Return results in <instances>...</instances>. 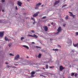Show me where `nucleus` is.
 Segmentation results:
<instances>
[{
	"mask_svg": "<svg viewBox=\"0 0 78 78\" xmlns=\"http://www.w3.org/2000/svg\"><path fill=\"white\" fill-rule=\"evenodd\" d=\"M60 1H55V2L54 3V7H58L59 5V3Z\"/></svg>",
	"mask_w": 78,
	"mask_h": 78,
	"instance_id": "obj_1",
	"label": "nucleus"
},
{
	"mask_svg": "<svg viewBox=\"0 0 78 78\" xmlns=\"http://www.w3.org/2000/svg\"><path fill=\"white\" fill-rule=\"evenodd\" d=\"M57 31L58 32L55 33V34H58L59 33V32H61L62 31V28H61V27H59L57 29Z\"/></svg>",
	"mask_w": 78,
	"mask_h": 78,
	"instance_id": "obj_2",
	"label": "nucleus"
},
{
	"mask_svg": "<svg viewBox=\"0 0 78 78\" xmlns=\"http://www.w3.org/2000/svg\"><path fill=\"white\" fill-rule=\"evenodd\" d=\"M72 41L71 39H68L67 40V44L68 46H70L72 45Z\"/></svg>",
	"mask_w": 78,
	"mask_h": 78,
	"instance_id": "obj_3",
	"label": "nucleus"
},
{
	"mask_svg": "<svg viewBox=\"0 0 78 78\" xmlns=\"http://www.w3.org/2000/svg\"><path fill=\"white\" fill-rule=\"evenodd\" d=\"M20 57V55H19L17 54L14 58V60H18Z\"/></svg>",
	"mask_w": 78,
	"mask_h": 78,
	"instance_id": "obj_4",
	"label": "nucleus"
},
{
	"mask_svg": "<svg viewBox=\"0 0 78 78\" xmlns=\"http://www.w3.org/2000/svg\"><path fill=\"white\" fill-rule=\"evenodd\" d=\"M4 36V32H0V37L2 38Z\"/></svg>",
	"mask_w": 78,
	"mask_h": 78,
	"instance_id": "obj_5",
	"label": "nucleus"
},
{
	"mask_svg": "<svg viewBox=\"0 0 78 78\" xmlns=\"http://www.w3.org/2000/svg\"><path fill=\"white\" fill-rule=\"evenodd\" d=\"M38 14H39V12H38L35 14H34L33 15L34 17H37V16H38Z\"/></svg>",
	"mask_w": 78,
	"mask_h": 78,
	"instance_id": "obj_6",
	"label": "nucleus"
},
{
	"mask_svg": "<svg viewBox=\"0 0 78 78\" xmlns=\"http://www.w3.org/2000/svg\"><path fill=\"white\" fill-rule=\"evenodd\" d=\"M65 69V68L62 67V66H60L59 70L60 72H61L62 71V70H63V69Z\"/></svg>",
	"mask_w": 78,
	"mask_h": 78,
	"instance_id": "obj_7",
	"label": "nucleus"
},
{
	"mask_svg": "<svg viewBox=\"0 0 78 78\" xmlns=\"http://www.w3.org/2000/svg\"><path fill=\"white\" fill-rule=\"evenodd\" d=\"M44 28V30L45 31H47L48 30V28L47 26H44L43 27Z\"/></svg>",
	"mask_w": 78,
	"mask_h": 78,
	"instance_id": "obj_8",
	"label": "nucleus"
},
{
	"mask_svg": "<svg viewBox=\"0 0 78 78\" xmlns=\"http://www.w3.org/2000/svg\"><path fill=\"white\" fill-rule=\"evenodd\" d=\"M22 3L20 2V1H18L17 5H19L20 6H22Z\"/></svg>",
	"mask_w": 78,
	"mask_h": 78,
	"instance_id": "obj_9",
	"label": "nucleus"
},
{
	"mask_svg": "<svg viewBox=\"0 0 78 78\" xmlns=\"http://www.w3.org/2000/svg\"><path fill=\"white\" fill-rule=\"evenodd\" d=\"M41 2H39L38 4H37L36 5V6H37L38 7H39V6L41 5Z\"/></svg>",
	"mask_w": 78,
	"mask_h": 78,
	"instance_id": "obj_10",
	"label": "nucleus"
},
{
	"mask_svg": "<svg viewBox=\"0 0 78 78\" xmlns=\"http://www.w3.org/2000/svg\"><path fill=\"white\" fill-rule=\"evenodd\" d=\"M73 45L75 47H78V43L76 44H74V43H73Z\"/></svg>",
	"mask_w": 78,
	"mask_h": 78,
	"instance_id": "obj_11",
	"label": "nucleus"
},
{
	"mask_svg": "<svg viewBox=\"0 0 78 78\" xmlns=\"http://www.w3.org/2000/svg\"><path fill=\"white\" fill-rule=\"evenodd\" d=\"M23 47H24V48H27V49H29V47H28L27 46L25 45H23Z\"/></svg>",
	"mask_w": 78,
	"mask_h": 78,
	"instance_id": "obj_12",
	"label": "nucleus"
},
{
	"mask_svg": "<svg viewBox=\"0 0 78 78\" xmlns=\"http://www.w3.org/2000/svg\"><path fill=\"white\" fill-rule=\"evenodd\" d=\"M32 37H35V38H37V37H38V36H36V35H35V34H34V35L33 36L32 35Z\"/></svg>",
	"mask_w": 78,
	"mask_h": 78,
	"instance_id": "obj_13",
	"label": "nucleus"
},
{
	"mask_svg": "<svg viewBox=\"0 0 78 78\" xmlns=\"http://www.w3.org/2000/svg\"><path fill=\"white\" fill-rule=\"evenodd\" d=\"M41 56H42V54L39 53L38 54V58H41Z\"/></svg>",
	"mask_w": 78,
	"mask_h": 78,
	"instance_id": "obj_14",
	"label": "nucleus"
},
{
	"mask_svg": "<svg viewBox=\"0 0 78 78\" xmlns=\"http://www.w3.org/2000/svg\"><path fill=\"white\" fill-rule=\"evenodd\" d=\"M65 19L66 20H68V19H69V16H66Z\"/></svg>",
	"mask_w": 78,
	"mask_h": 78,
	"instance_id": "obj_15",
	"label": "nucleus"
},
{
	"mask_svg": "<svg viewBox=\"0 0 78 78\" xmlns=\"http://www.w3.org/2000/svg\"><path fill=\"white\" fill-rule=\"evenodd\" d=\"M70 16H72L73 18H74V17H75V15H73V13H72V14H71V15H70Z\"/></svg>",
	"mask_w": 78,
	"mask_h": 78,
	"instance_id": "obj_16",
	"label": "nucleus"
},
{
	"mask_svg": "<svg viewBox=\"0 0 78 78\" xmlns=\"http://www.w3.org/2000/svg\"><path fill=\"white\" fill-rule=\"evenodd\" d=\"M35 74V72L32 71L31 72V75H34V74Z\"/></svg>",
	"mask_w": 78,
	"mask_h": 78,
	"instance_id": "obj_17",
	"label": "nucleus"
},
{
	"mask_svg": "<svg viewBox=\"0 0 78 78\" xmlns=\"http://www.w3.org/2000/svg\"><path fill=\"white\" fill-rule=\"evenodd\" d=\"M46 69H48V65H46Z\"/></svg>",
	"mask_w": 78,
	"mask_h": 78,
	"instance_id": "obj_18",
	"label": "nucleus"
},
{
	"mask_svg": "<svg viewBox=\"0 0 78 78\" xmlns=\"http://www.w3.org/2000/svg\"><path fill=\"white\" fill-rule=\"evenodd\" d=\"M58 50H59L58 49H53V50H54V51H58Z\"/></svg>",
	"mask_w": 78,
	"mask_h": 78,
	"instance_id": "obj_19",
	"label": "nucleus"
},
{
	"mask_svg": "<svg viewBox=\"0 0 78 78\" xmlns=\"http://www.w3.org/2000/svg\"><path fill=\"white\" fill-rule=\"evenodd\" d=\"M5 41H8V38L7 37H6V36L5 37Z\"/></svg>",
	"mask_w": 78,
	"mask_h": 78,
	"instance_id": "obj_20",
	"label": "nucleus"
},
{
	"mask_svg": "<svg viewBox=\"0 0 78 78\" xmlns=\"http://www.w3.org/2000/svg\"><path fill=\"white\" fill-rule=\"evenodd\" d=\"M9 55L10 56H14V54H12L11 53L9 54Z\"/></svg>",
	"mask_w": 78,
	"mask_h": 78,
	"instance_id": "obj_21",
	"label": "nucleus"
},
{
	"mask_svg": "<svg viewBox=\"0 0 78 78\" xmlns=\"http://www.w3.org/2000/svg\"><path fill=\"white\" fill-rule=\"evenodd\" d=\"M27 36H28V37H33V35H30V34H28L27 35Z\"/></svg>",
	"mask_w": 78,
	"mask_h": 78,
	"instance_id": "obj_22",
	"label": "nucleus"
},
{
	"mask_svg": "<svg viewBox=\"0 0 78 78\" xmlns=\"http://www.w3.org/2000/svg\"><path fill=\"white\" fill-rule=\"evenodd\" d=\"M74 74H75V73H72L71 75V76H74Z\"/></svg>",
	"mask_w": 78,
	"mask_h": 78,
	"instance_id": "obj_23",
	"label": "nucleus"
},
{
	"mask_svg": "<svg viewBox=\"0 0 78 78\" xmlns=\"http://www.w3.org/2000/svg\"><path fill=\"white\" fill-rule=\"evenodd\" d=\"M39 8V7H38L37 6H36V7H35V9H37Z\"/></svg>",
	"mask_w": 78,
	"mask_h": 78,
	"instance_id": "obj_24",
	"label": "nucleus"
},
{
	"mask_svg": "<svg viewBox=\"0 0 78 78\" xmlns=\"http://www.w3.org/2000/svg\"><path fill=\"white\" fill-rule=\"evenodd\" d=\"M65 6H67V5H66V4L63 5L62 7V8H63V7H65Z\"/></svg>",
	"mask_w": 78,
	"mask_h": 78,
	"instance_id": "obj_25",
	"label": "nucleus"
},
{
	"mask_svg": "<svg viewBox=\"0 0 78 78\" xmlns=\"http://www.w3.org/2000/svg\"><path fill=\"white\" fill-rule=\"evenodd\" d=\"M49 67L50 68V69H53V68H54V66H49Z\"/></svg>",
	"mask_w": 78,
	"mask_h": 78,
	"instance_id": "obj_26",
	"label": "nucleus"
},
{
	"mask_svg": "<svg viewBox=\"0 0 78 78\" xmlns=\"http://www.w3.org/2000/svg\"><path fill=\"white\" fill-rule=\"evenodd\" d=\"M77 75H78V73H76L75 74V75H74V76H75V77H77Z\"/></svg>",
	"mask_w": 78,
	"mask_h": 78,
	"instance_id": "obj_27",
	"label": "nucleus"
},
{
	"mask_svg": "<svg viewBox=\"0 0 78 78\" xmlns=\"http://www.w3.org/2000/svg\"><path fill=\"white\" fill-rule=\"evenodd\" d=\"M2 20H0V23H3V21H2Z\"/></svg>",
	"mask_w": 78,
	"mask_h": 78,
	"instance_id": "obj_28",
	"label": "nucleus"
},
{
	"mask_svg": "<svg viewBox=\"0 0 78 78\" xmlns=\"http://www.w3.org/2000/svg\"><path fill=\"white\" fill-rule=\"evenodd\" d=\"M57 45V46H58V47H59V48H61V46L60 45H59V44H58V45Z\"/></svg>",
	"mask_w": 78,
	"mask_h": 78,
	"instance_id": "obj_29",
	"label": "nucleus"
},
{
	"mask_svg": "<svg viewBox=\"0 0 78 78\" xmlns=\"http://www.w3.org/2000/svg\"><path fill=\"white\" fill-rule=\"evenodd\" d=\"M24 39V37H21V41H22V39Z\"/></svg>",
	"mask_w": 78,
	"mask_h": 78,
	"instance_id": "obj_30",
	"label": "nucleus"
},
{
	"mask_svg": "<svg viewBox=\"0 0 78 78\" xmlns=\"http://www.w3.org/2000/svg\"><path fill=\"white\" fill-rule=\"evenodd\" d=\"M35 47H36V48H40V47L37 46H36Z\"/></svg>",
	"mask_w": 78,
	"mask_h": 78,
	"instance_id": "obj_31",
	"label": "nucleus"
},
{
	"mask_svg": "<svg viewBox=\"0 0 78 78\" xmlns=\"http://www.w3.org/2000/svg\"><path fill=\"white\" fill-rule=\"evenodd\" d=\"M5 0H2V3H4V2H5Z\"/></svg>",
	"mask_w": 78,
	"mask_h": 78,
	"instance_id": "obj_32",
	"label": "nucleus"
},
{
	"mask_svg": "<svg viewBox=\"0 0 78 78\" xmlns=\"http://www.w3.org/2000/svg\"><path fill=\"white\" fill-rule=\"evenodd\" d=\"M31 20H34V21L35 20V19H34L33 18V17H31Z\"/></svg>",
	"mask_w": 78,
	"mask_h": 78,
	"instance_id": "obj_33",
	"label": "nucleus"
},
{
	"mask_svg": "<svg viewBox=\"0 0 78 78\" xmlns=\"http://www.w3.org/2000/svg\"><path fill=\"white\" fill-rule=\"evenodd\" d=\"M75 34H76V36L78 35V32H76L75 33Z\"/></svg>",
	"mask_w": 78,
	"mask_h": 78,
	"instance_id": "obj_34",
	"label": "nucleus"
},
{
	"mask_svg": "<svg viewBox=\"0 0 78 78\" xmlns=\"http://www.w3.org/2000/svg\"><path fill=\"white\" fill-rule=\"evenodd\" d=\"M16 10H18V9L17 8V6H16Z\"/></svg>",
	"mask_w": 78,
	"mask_h": 78,
	"instance_id": "obj_35",
	"label": "nucleus"
},
{
	"mask_svg": "<svg viewBox=\"0 0 78 78\" xmlns=\"http://www.w3.org/2000/svg\"><path fill=\"white\" fill-rule=\"evenodd\" d=\"M46 18V16H44L42 18V19H45Z\"/></svg>",
	"mask_w": 78,
	"mask_h": 78,
	"instance_id": "obj_36",
	"label": "nucleus"
},
{
	"mask_svg": "<svg viewBox=\"0 0 78 78\" xmlns=\"http://www.w3.org/2000/svg\"><path fill=\"white\" fill-rule=\"evenodd\" d=\"M34 22H33V24L34 25V24H35V23H36V22L35 21V20L34 21Z\"/></svg>",
	"mask_w": 78,
	"mask_h": 78,
	"instance_id": "obj_37",
	"label": "nucleus"
},
{
	"mask_svg": "<svg viewBox=\"0 0 78 78\" xmlns=\"http://www.w3.org/2000/svg\"><path fill=\"white\" fill-rule=\"evenodd\" d=\"M32 75H31V76H32V77H34V75H33V74H31Z\"/></svg>",
	"mask_w": 78,
	"mask_h": 78,
	"instance_id": "obj_38",
	"label": "nucleus"
},
{
	"mask_svg": "<svg viewBox=\"0 0 78 78\" xmlns=\"http://www.w3.org/2000/svg\"><path fill=\"white\" fill-rule=\"evenodd\" d=\"M31 32H32V33H33V32H34V30H31Z\"/></svg>",
	"mask_w": 78,
	"mask_h": 78,
	"instance_id": "obj_39",
	"label": "nucleus"
},
{
	"mask_svg": "<svg viewBox=\"0 0 78 78\" xmlns=\"http://www.w3.org/2000/svg\"><path fill=\"white\" fill-rule=\"evenodd\" d=\"M40 75V76H42L44 77H45V76H44L43 75Z\"/></svg>",
	"mask_w": 78,
	"mask_h": 78,
	"instance_id": "obj_40",
	"label": "nucleus"
},
{
	"mask_svg": "<svg viewBox=\"0 0 78 78\" xmlns=\"http://www.w3.org/2000/svg\"><path fill=\"white\" fill-rule=\"evenodd\" d=\"M14 65H15V66H18V64H14Z\"/></svg>",
	"mask_w": 78,
	"mask_h": 78,
	"instance_id": "obj_41",
	"label": "nucleus"
},
{
	"mask_svg": "<svg viewBox=\"0 0 78 78\" xmlns=\"http://www.w3.org/2000/svg\"><path fill=\"white\" fill-rule=\"evenodd\" d=\"M7 66V67H8V68H9V67H10V66H9V65Z\"/></svg>",
	"mask_w": 78,
	"mask_h": 78,
	"instance_id": "obj_42",
	"label": "nucleus"
},
{
	"mask_svg": "<svg viewBox=\"0 0 78 78\" xmlns=\"http://www.w3.org/2000/svg\"><path fill=\"white\" fill-rule=\"evenodd\" d=\"M69 14H72V12H69Z\"/></svg>",
	"mask_w": 78,
	"mask_h": 78,
	"instance_id": "obj_43",
	"label": "nucleus"
},
{
	"mask_svg": "<svg viewBox=\"0 0 78 78\" xmlns=\"http://www.w3.org/2000/svg\"><path fill=\"white\" fill-rule=\"evenodd\" d=\"M8 46H9V47H11V44H9Z\"/></svg>",
	"mask_w": 78,
	"mask_h": 78,
	"instance_id": "obj_44",
	"label": "nucleus"
},
{
	"mask_svg": "<svg viewBox=\"0 0 78 78\" xmlns=\"http://www.w3.org/2000/svg\"><path fill=\"white\" fill-rule=\"evenodd\" d=\"M5 64H8V62H6L5 63Z\"/></svg>",
	"mask_w": 78,
	"mask_h": 78,
	"instance_id": "obj_45",
	"label": "nucleus"
},
{
	"mask_svg": "<svg viewBox=\"0 0 78 78\" xmlns=\"http://www.w3.org/2000/svg\"><path fill=\"white\" fill-rule=\"evenodd\" d=\"M50 41H52V40H53V39H52L51 38H50Z\"/></svg>",
	"mask_w": 78,
	"mask_h": 78,
	"instance_id": "obj_46",
	"label": "nucleus"
},
{
	"mask_svg": "<svg viewBox=\"0 0 78 78\" xmlns=\"http://www.w3.org/2000/svg\"><path fill=\"white\" fill-rule=\"evenodd\" d=\"M63 27H66V24H64L63 25Z\"/></svg>",
	"mask_w": 78,
	"mask_h": 78,
	"instance_id": "obj_47",
	"label": "nucleus"
},
{
	"mask_svg": "<svg viewBox=\"0 0 78 78\" xmlns=\"http://www.w3.org/2000/svg\"><path fill=\"white\" fill-rule=\"evenodd\" d=\"M43 69L44 70H45V68H44V67H43Z\"/></svg>",
	"mask_w": 78,
	"mask_h": 78,
	"instance_id": "obj_48",
	"label": "nucleus"
},
{
	"mask_svg": "<svg viewBox=\"0 0 78 78\" xmlns=\"http://www.w3.org/2000/svg\"><path fill=\"white\" fill-rule=\"evenodd\" d=\"M51 25H53V23H51Z\"/></svg>",
	"mask_w": 78,
	"mask_h": 78,
	"instance_id": "obj_49",
	"label": "nucleus"
},
{
	"mask_svg": "<svg viewBox=\"0 0 78 78\" xmlns=\"http://www.w3.org/2000/svg\"><path fill=\"white\" fill-rule=\"evenodd\" d=\"M48 26H49V27H50V26H51V25H50V24H48Z\"/></svg>",
	"mask_w": 78,
	"mask_h": 78,
	"instance_id": "obj_50",
	"label": "nucleus"
},
{
	"mask_svg": "<svg viewBox=\"0 0 78 78\" xmlns=\"http://www.w3.org/2000/svg\"><path fill=\"white\" fill-rule=\"evenodd\" d=\"M31 44H34V42H32V43H31Z\"/></svg>",
	"mask_w": 78,
	"mask_h": 78,
	"instance_id": "obj_51",
	"label": "nucleus"
},
{
	"mask_svg": "<svg viewBox=\"0 0 78 78\" xmlns=\"http://www.w3.org/2000/svg\"><path fill=\"white\" fill-rule=\"evenodd\" d=\"M13 68H16V67H15V66H13Z\"/></svg>",
	"mask_w": 78,
	"mask_h": 78,
	"instance_id": "obj_52",
	"label": "nucleus"
},
{
	"mask_svg": "<svg viewBox=\"0 0 78 78\" xmlns=\"http://www.w3.org/2000/svg\"><path fill=\"white\" fill-rule=\"evenodd\" d=\"M2 12H4V10H2Z\"/></svg>",
	"mask_w": 78,
	"mask_h": 78,
	"instance_id": "obj_53",
	"label": "nucleus"
},
{
	"mask_svg": "<svg viewBox=\"0 0 78 78\" xmlns=\"http://www.w3.org/2000/svg\"><path fill=\"white\" fill-rule=\"evenodd\" d=\"M27 58H29V57H28V56H27Z\"/></svg>",
	"mask_w": 78,
	"mask_h": 78,
	"instance_id": "obj_54",
	"label": "nucleus"
},
{
	"mask_svg": "<svg viewBox=\"0 0 78 78\" xmlns=\"http://www.w3.org/2000/svg\"><path fill=\"white\" fill-rule=\"evenodd\" d=\"M43 6H44V5H41V6L42 7H43Z\"/></svg>",
	"mask_w": 78,
	"mask_h": 78,
	"instance_id": "obj_55",
	"label": "nucleus"
}]
</instances>
